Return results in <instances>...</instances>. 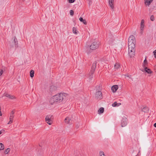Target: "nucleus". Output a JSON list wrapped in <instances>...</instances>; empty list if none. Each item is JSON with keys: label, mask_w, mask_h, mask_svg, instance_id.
I'll use <instances>...</instances> for the list:
<instances>
[{"label": "nucleus", "mask_w": 156, "mask_h": 156, "mask_svg": "<svg viewBox=\"0 0 156 156\" xmlns=\"http://www.w3.org/2000/svg\"><path fill=\"white\" fill-rule=\"evenodd\" d=\"M154 126L155 127H156V123H155L154 124Z\"/></svg>", "instance_id": "obj_38"}, {"label": "nucleus", "mask_w": 156, "mask_h": 156, "mask_svg": "<svg viewBox=\"0 0 156 156\" xmlns=\"http://www.w3.org/2000/svg\"><path fill=\"white\" fill-rule=\"evenodd\" d=\"M99 46V43L97 41H94L92 42L89 46V47H87V53L89 54L91 50H95L98 48Z\"/></svg>", "instance_id": "obj_2"}, {"label": "nucleus", "mask_w": 156, "mask_h": 156, "mask_svg": "<svg viewBox=\"0 0 156 156\" xmlns=\"http://www.w3.org/2000/svg\"><path fill=\"white\" fill-rule=\"evenodd\" d=\"M65 122L67 124L72 123V118L71 117H67L64 120Z\"/></svg>", "instance_id": "obj_9"}, {"label": "nucleus", "mask_w": 156, "mask_h": 156, "mask_svg": "<svg viewBox=\"0 0 156 156\" xmlns=\"http://www.w3.org/2000/svg\"><path fill=\"white\" fill-rule=\"evenodd\" d=\"M23 1H25V0H22Z\"/></svg>", "instance_id": "obj_40"}, {"label": "nucleus", "mask_w": 156, "mask_h": 156, "mask_svg": "<svg viewBox=\"0 0 156 156\" xmlns=\"http://www.w3.org/2000/svg\"><path fill=\"white\" fill-rule=\"evenodd\" d=\"M153 0H144V3L146 5L149 6Z\"/></svg>", "instance_id": "obj_14"}, {"label": "nucleus", "mask_w": 156, "mask_h": 156, "mask_svg": "<svg viewBox=\"0 0 156 156\" xmlns=\"http://www.w3.org/2000/svg\"><path fill=\"white\" fill-rule=\"evenodd\" d=\"M150 19L151 20L153 21L154 20V16L153 15H152L150 17Z\"/></svg>", "instance_id": "obj_32"}, {"label": "nucleus", "mask_w": 156, "mask_h": 156, "mask_svg": "<svg viewBox=\"0 0 156 156\" xmlns=\"http://www.w3.org/2000/svg\"><path fill=\"white\" fill-rule=\"evenodd\" d=\"M13 38L14 39L13 41L12 42V43L13 44L16 45L17 44V39L15 37H14Z\"/></svg>", "instance_id": "obj_22"}, {"label": "nucleus", "mask_w": 156, "mask_h": 156, "mask_svg": "<svg viewBox=\"0 0 156 156\" xmlns=\"http://www.w3.org/2000/svg\"><path fill=\"white\" fill-rule=\"evenodd\" d=\"M3 131V130H1V131H0V135H1Z\"/></svg>", "instance_id": "obj_37"}, {"label": "nucleus", "mask_w": 156, "mask_h": 156, "mask_svg": "<svg viewBox=\"0 0 156 156\" xmlns=\"http://www.w3.org/2000/svg\"><path fill=\"white\" fill-rule=\"evenodd\" d=\"M142 111L144 112H147L149 111V108L147 107H144L143 108Z\"/></svg>", "instance_id": "obj_24"}, {"label": "nucleus", "mask_w": 156, "mask_h": 156, "mask_svg": "<svg viewBox=\"0 0 156 156\" xmlns=\"http://www.w3.org/2000/svg\"><path fill=\"white\" fill-rule=\"evenodd\" d=\"M30 76L32 78L34 76V71L33 70H31L30 72Z\"/></svg>", "instance_id": "obj_25"}, {"label": "nucleus", "mask_w": 156, "mask_h": 156, "mask_svg": "<svg viewBox=\"0 0 156 156\" xmlns=\"http://www.w3.org/2000/svg\"><path fill=\"white\" fill-rule=\"evenodd\" d=\"M104 108L103 107L100 108L98 111V114H100L104 112Z\"/></svg>", "instance_id": "obj_20"}, {"label": "nucleus", "mask_w": 156, "mask_h": 156, "mask_svg": "<svg viewBox=\"0 0 156 156\" xmlns=\"http://www.w3.org/2000/svg\"><path fill=\"white\" fill-rule=\"evenodd\" d=\"M73 32V34H75L77 35L78 34V32L77 30V29L76 27H73L72 29Z\"/></svg>", "instance_id": "obj_18"}, {"label": "nucleus", "mask_w": 156, "mask_h": 156, "mask_svg": "<svg viewBox=\"0 0 156 156\" xmlns=\"http://www.w3.org/2000/svg\"><path fill=\"white\" fill-rule=\"evenodd\" d=\"M154 55L155 58H156V49L154 51Z\"/></svg>", "instance_id": "obj_36"}, {"label": "nucleus", "mask_w": 156, "mask_h": 156, "mask_svg": "<svg viewBox=\"0 0 156 156\" xmlns=\"http://www.w3.org/2000/svg\"><path fill=\"white\" fill-rule=\"evenodd\" d=\"M93 74H92V75L91 74V73H90H90L88 74V76H89L88 77H89V78L90 80L93 77Z\"/></svg>", "instance_id": "obj_29"}, {"label": "nucleus", "mask_w": 156, "mask_h": 156, "mask_svg": "<svg viewBox=\"0 0 156 156\" xmlns=\"http://www.w3.org/2000/svg\"><path fill=\"white\" fill-rule=\"evenodd\" d=\"M69 97V94L65 93H58L53 96L50 99L49 103L51 105L58 104L65 100Z\"/></svg>", "instance_id": "obj_1"}, {"label": "nucleus", "mask_w": 156, "mask_h": 156, "mask_svg": "<svg viewBox=\"0 0 156 156\" xmlns=\"http://www.w3.org/2000/svg\"><path fill=\"white\" fill-rule=\"evenodd\" d=\"M120 67V65L119 63H115L114 65V68L116 69H118Z\"/></svg>", "instance_id": "obj_21"}, {"label": "nucleus", "mask_w": 156, "mask_h": 156, "mask_svg": "<svg viewBox=\"0 0 156 156\" xmlns=\"http://www.w3.org/2000/svg\"><path fill=\"white\" fill-rule=\"evenodd\" d=\"M96 62L94 63L92 65V66L91 67V69L90 70V73H91L92 75L94 73V71H95L96 68Z\"/></svg>", "instance_id": "obj_11"}, {"label": "nucleus", "mask_w": 156, "mask_h": 156, "mask_svg": "<svg viewBox=\"0 0 156 156\" xmlns=\"http://www.w3.org/2000/svg\"><path fill=\"white\" fill-rule=\"evenodd\" d=\"M126 125V122L125 121H123L121 122V126L122 127L125 126Z\"/></svg>", "instance_id": "obj_27"}, {"label": "nucleus", "mask_w": 156, "mask_h": 156, "mask_svg": "<svg viewBox=\"0 0 156 156\" xmlns=\"http://www.w3.org/2000/svg\"><path fill=\"white\" fill-rule=\"evenodd\" d=\"M74 11L73 10H70V15H71V16H73V15H74Z\"/></svg>", "instance_id": "obj_31"}, {"label": "nucleus", "mask_w": 156, "mask_h": 156, "mask_svg": "<svg viewBox=\"0 0 156 156\" xmlns=\"http://www.w3.org/2000/svg\"><path fill=\"white\" fill-rule=\"evenodd\" d=\"M45 122L49 125H51L52 123V121L51 119L50 115H47L45 118Z\"/></svg>", "instance_id": "obj_7"}, {"label": "nucleus", "mask_w": 156, "mask_h": 156, "mask_svg": "<svg viewBox=\"0 0 156 156\" xmlns=\"http://www.w3.org/2000/svg\"><path fill=\"white\" fill-rule=\"evenodd\" d=\"M148 65V62L147 61L146 59V58H145V60H144L143 63L142 64V66L143 68H144L145 67H147V66Z\"/></svg>", "instance_id": "obj_16"}, {"label": "nucleus", "mask_w": 156, "mask_h": 156, "mask_svg": "<svg viewBox=\"0 0 156 156\" xmlns=\"http://www.w3.org/2000/svg\"><path fill=\"white\" fill-rule=\"evenodd\" d=\"M144 71L148 74H151L152 73V71L150 69L147 68V67L144 68Z\"/></svg>", "instance_id": "obj_12"}, {"label": "nucleus", "mask_w": 156, "mask_h": 156, "mask_svg": "<svg viewBox=\"0 0 156 156\" xmlns=\"http://www.w3.org/2000/svg\"><path fill=\"white\" fill-rule=\"evenodd\" d=\"M3 96H5L6 97L11 99H15L16 98L14 96L10 95L7 93H5L3 94Z\"/></svg>", "instance_id": "obj_8"}, {"label": "nucleus", "mask_w": 156, "mask_h": 156, "mask_svg": "<svg viewBox=\"0 0 156 156\" xmlns=\"http://www.w3.org/2000/svg\"><path fill=\"white\" fill-rule=\"evenodd\" d=\"M10 148H8L6 149L5 150V151L4 153L5 154H7L10 151Z\"/></svg>", "instance_id": "obj_28"}, {"label": "nucleus", "mask_w": 156, "mask_h": 156, "mask_svg": "<svg viewBox=\"0 0 156 156\" xmlns=\"http://www.w3.org/2000/svg\"><path fill=\"white\" fill-rule=\"evenodd\" d=\"M3 72V70L2 69L0 70V76L2 75Z\"/></svg>", "instance_id": "obj_35"}, {"label": "nucleus", "mask_w": 156, "mask_h": 156, "mask_svg": "<svg viewBox=\"0 0 156 156\" xmlns=\"http://www.w3.org/2000/svg\"><path fill=\"white\" fill-rule=\"evenodd\" d=\"M69 2L70 3H72L74 2L75 0H68Z\"/></svg>", "instance_id": "obj_34"}, {"label": "nucleus", "mask_w": 156, "mask_h": 156, "mask_svg": "<svg viewBox=\"0 0 156 156\" xmlns=\"http://www.w3.org/2000/svg\"><path fill=\"white\" fill-rule=\"evenodd\" d=\"M114 0H109L108 4L111 8L113 10H114Z\"/></svg>", "instance_id": "obj_10"}, {"label": "nucleus", "mask_w": 156, "mask_h": 156, "mask_svg": "<svg viewBox=\"0 0 156 156\" xmlns=\"http://www.w3.org/2000/svg\"><path fill=\"white\" fill-rule=\"evenodd\" d=\"M15 112L13 110L11 112V113L10 114V116H9V120H13V119L14 117V114Z\"/></svg>", "instance_id": "obj_15"}, {"label": "nucleus", "mask_w": 156, "mask_h": 156, "mask_svg": "<svg viewBox=\"0 0 156 156\" xmlns=\"http://www.w3.org/2000/svg\"><path fill=\"white\" fill-rule=\"evenodd\" d=\"M100 156H106L104 153V152L102 151H101L100 152Z\"/></svg>", "instance_id": "obj_30"}, {"label": "nucleus", "mask_w": 156, "mask_h": 156, "mask_svg": "<svg viewBox=\"0 0 156 156\" xmlns=\"http://www.w3.org/2000/svg\"><path fill=\"white\" fill-rule=\"evenodd\" d=\"M121 104L120 103H117V102H115L112 104V106L113 107H115L117 106H118L120 105Z\"/></svg>", "instance_id": "obj_23"}, {"label": "nucleus", "mask_w": 156, "mask_h": 156, "mask_svg": "<svg viewBox=\"0 0 156 156\" xmlns=\"http://www.w3.org/2000/svg\"><path fill=\"white\" fill-rule=\"evenodd\" d=\"M128 48H135V44L128 43Z\"/></svg>", "instance_id": "obj_17"}, {"label": "nucleus", "mask_w": 156, "mask_h": 156, "mask_svg": "<svg viewBox=\"0 0 156 156\" xmlns=\"http://www.w3.org/2000/svg\"><path fill=\"white\" fill-rule=\"evenodd\" d=\"M136 41L135 37L133 35L130 36L128 39V43L136 44Z\"/></svg>", "instance_id": "obj_4"}, {"label": "nucleus", "mask_w": 156, "mask_h": 156, "mask_svg": "<svg viewBox=\"0 0 156 156\" xmlns=\"http://www.w3.org/2000/svg\"><path fill=\"white\" fill-rule=\"evenodd\" d=\"M142 72H144V71L143 70H142Z\"/></svg>", "instance_id": "obj_39"}, {"label": "nucleus", "mask_w": 156, "mask_h": 156, "mask_svg": "<svg viewBox=\"0 0 156 156\" xmlns=\"http://www.w3.org/2000/svg\"><path fill=\"white\" fill-rule=\"evenodd\" d=\"M95 98L97 99H101L102 98L101 92L100 91H97L95 94Z\"/></svg>", "instance_id": "obj_5"}, {"label": "nucleus", "mask_w": 156, "mask_h": 156, "mask_svg": "<svg viewBox=\"0 0 156 156\" xmlns=\"http://www.w3.org/2000/svg\"><path fill=\"white\" fill-rule=\"evenodd\" d=\"M118 88V86L117 85H114L112 87V90L113 93L116 92Z\"/></svg>", "instance_id": "obj_13"}, {"label": "nucleus", "mask_w": 156, "mask_h": 156, "mask_svg": "<svg viewBox=\"0 0 156 156\" xmlns=\"http://www.w3.org/2000/svg\"><path fill=\"white\" fill-rule=\"evenodd\" d=\"M79 20L80 22H83L85 25H86L87 24V22L86 20L84 19H83V18L80 17Z\"/></svg>", "instance_id": "obj_19"}, {"label": "nucleus", "mask_w": 156, "mask_h": 156, "mask_svg": "<svg viewBox=\"0 0 156 156\" xmlns=\"http://www.w3.org/2000/svg\"><path fill=\"white\" fill-rule=\"evenodd\" d=\"M144 27V20L142 19L140 23V33L142 34L143 33V31Z\"/></svg>", "instance_id": "obj_6"}, {"label": "nucleus", "mask_w": 156, "mask_h": 156, "mask_svg": "<svg viewBox=\"0 0 156 156\" xmlns=\"http://www.w3.org/2000/svg\"><path fill=\"white\" fill-rule=\"evenodd\" d=\"M135 48H128V54L130 58L133 57L135 55Z\"/></svg>", "instance_id": "obj_3"}, {"label": "nucleus", "mask_w": 156, "mask_h": 156, "mask_svg": "<svg viewBox=\"0 0 156 156\" xmlns=\"http://www.w3.org/2000/svg\"><path fill=\"white\" fill-rule=\"evenodd\" d=\"M13 120H9V121L8 123V124H10L13 122Z\"/></svg>", "instance_id": "obj_33"}, {"label": "nucleus", "mask_w": 156, "mask_h": 156, "mask_svg": "<svg viewBox=\"0 0 156 156\" xmlns=\"http://www.w3.org/2000/svg\"><path fill=\"white\" fill-rule=\"evenodd\" d=\"M4 148V146L2 143H0V150H3Z\"/></svg>", "instance_id": "obj_26"}]
</instances>
